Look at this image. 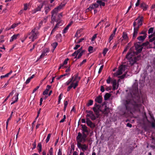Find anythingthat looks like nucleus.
I'll list each match as a JSON object with an SVG mask.
<instances>
[{"mask_svg": "<svg viewBox=\"0 0 155 155\" xmlns=\"http://www.w3.org/2000/svg\"><path fill=\"white\" fill-rule=\"evenodd\" d=\"M133 89L132 92H135V93L131 94V97L127 98L124 103L126 110L130 113L135 111L140 112L141 109L144 108L142 106V100L138 92L137 82L134 84Z\"/></svg>", "mask_w": 155, "mask_h": 155, "instance_id": "f257e3e1", "label": "nucleus"}, {"mask_svg": "<svg viewBox=\"0 0 155 155\" xmlns=\"http://www.w3.org/2000/svg\"><path fill=\"white\" fill-rule=\"evenodd\" d=\"M139 42L137 43V44H135V48L136 51H133L130 48L129 52H128L126 56V58L128 60L129 64L131 66L133 65L137 61L140 59L141 55L140 54L136 56L135 55H137L140 53L142 50L143 48L141 45L138 44Z\"/></svg>", "mask_w": 155, "mask_h": 155, "instance_id": "f03ea898", "label": "nucleus"}, {"mask_svg": "<svg viewBox=\"0 0 155 155\" xmlns=\"http://www.w3.org/2000/svg\"><path fill=\"white\" fill-rule=\"evenodd\" d=\"M28 35L29 36V38L31 39V41L33 42L38 38L39 35V32L35 28L32 29L31 32H29Z\"/></svg>", "mask_w": 155, "mask_h": 155, "instance_id": "7ed1b4c3", "label": "nucleus"}, {"mask_svg": "<svg viewBox=\"0 0 155 155\" xmlns=\"http://www.w3.org/2000/svg\"><path fill=\"white\" fill-rule=\"evenodd\" d=\"M86 112L87 113V114L86 116V117L87 118L88 117H90L92 120H94L97 118V116L96 117L94 115L92 111L87 110H86Z\"/></svg>", "mask_w": 155, "mask_h": 155, "instance_id": "20e7f679", "label": "nucleus"}, {"mask_svg": "<svg viewBox=\"0 0 155 155\" xmlns=\"http://www.w3.org/2000/svg\"><path fill=\"white\" fill-rule=\"evenodd\" d=\"M77 145L78 147L81 149L83 152L87 150L88 148V145L86 144H82L80 143H77Z\"/></svg>", "mask_w": 155, "mask_h": 155, "instance_id": "39448f33", "label": "nucleus"}, {"mask_svg": "<svg viewBox=\"0 0 155 155\" xmlns=\"http://www.w3.org/2000/svg\"><path fill=\"white\" fill-rule=\"evenodd\" d=\"M60 10V9H59L57 7L51 11V19L53 20H55V16L57 15V13Z\"/></svg>", "mask_w": 155, "mask_h": 155, "instance_id": "423d86ee", "label": "nucleus"}, {"mask_svg": "<svg viewBox=\"0 0 155 155\" xmlns=\"http://www.w3.org/2000/svg\"><path fill=\"white\" fill-rule=\"evenodd\" d=\"M45 2L44 1L40 4H38L37 5V7L32 11V13L35 14L38 12L41 11V9L43 7L44 3Z\"/></svg>", "mask_w": 155, "mask_h": 155, "instance_id": "0eeeda50", "label": "nucleus"}, {"mask_svg": "<svg viewBox=\"0 0 155 155\" xmlns=\"http://www.w3.org/2000/svg\"><path fill=\"white\" fill-rule=\"evenodd\" d=\"M81 137L82 134L80 132L78 133V136L76 137L77 143L80 142L81 143L83 142V143H84L86 141V138Z\"/></svg>", "mask_w": 155, "mask_h": 155, "instance_id": "6e6552de", "label": "nucleus"}, {"mask_svg": "<svg viewBox=\"0 0 155 155\" xmlns=\"http://www.w3.org/2000/svg\"><path fill=\"white\" fill-rule=\"evenodd\" d=\"M86 120V123L87 125L91 129H94L95 127V124L93 123L88 118H87Z\"/></svg>", "mask_w": 155, "mask_h": 155, "instance_id": "1a4fd4ad", "label": "nucleus"}, {"mask_svg": "<svg viewBox=\"0 0 155 155\" xmlns=\"http://www.w3.org/2000/svg\"><path fill=\"white\" fill-rule=\"evenodd\" d=\"M93 110L94 111V112L95 113L96 115L97 116V118H98L100 115L99 113L100 112L102 111L101 109H99L97 108H96V107L95 108V107H93Z\"/></svg>", "mask_w": 155, "mask_h": 155, "instance_id": "9d476101", "label": "nucleus"}, {"mask_svg": "<svg viewBox=\"0 0 155 155\" xmlns=\"http://www.w3.org/2000/svg\"><path fill=\"white\" fill-rule=\"evenodd\" d=\"M82 130L83 131L82 133H86L87 134H88L89 132L88 130L87 127L85 125L81 124Z\"/></svg>", "mask_w": 155, "mask_h": 155, "instance_id": "9b49d317", "label": "nucleus"}, {"mask_svg": "<svg viewBox=\"0 0 155 155\" xmlns=\"http://www.w3.org/2000/svg\"><path fill=\"white\" fill-rule=\"evenodd\" d=\"M51 23H53L54 21H56L57 22V23H59V26H61L62 25V21L61 20L59 19L58 18V15H57L56 16H55V20H52L51 19Z\"/></svg>", "mask_w": 155, "mask_h": 155, "instance_id": "f8f14e48", "label": "nucleus"}, {"mask_svg": "<svg viewBox=\"0 0 155 155\" xmlns=\"http://www.w3.org/2000/svg\"><path fill=\"white\" fill-rule=\"evenodd\" d=\"M52 5H47L44 8L45 12L46 14H47L51 9Z\"/></svg>", "mask_w": 155, "mask_h": 155, "instance_id": "ddd939ff", "label": "nucleus"}, {"mask_svg": "<svg viewBox=\"0 0 155 155\" xmlns=\"http://www.w3.org/2000/svg\"><path fill=\"white\" fill-rule=\"evenodd\" d=\"M99 6V5L97 3H93L92 5H90L89 7L88 8L89 10L91 11L92 9L98 8Z\"/></svg>", "mask_w": 155, "mask_h": 155, "instance_id": "4468645a", "label": "nucleus"}, {"mask_svg": "<svg viewBox=\"0 0 155 155\" xmlns=\"http://www.w3.org/2000/svg\"><path fill=\"white\" fill-rule=\"evenodd\" d=\"M140 7L143 9V11H146L148 7V6L145 4L144 2L141 3L140 5Z\"/></svg>", "mask_w": 155, "mask_h": 155, "instance_id": "2eb2a0df", "label": "nucleus"}, {"mask_svg": "<svg viewBox=\"0 0 155 155\" xmlns=\"http://www.w3.org/2000/svg\"><path fill=\"white\" fill-rule=\"evenodd\" d=\"M20 35L19 34L14 35L12 37H11L10 41L12 42L14 40L17 39L18 37H19Z\"/></svg>", "mask_w": 155, "mask_h": 155, "instance_id": "dca6fc26", "label": "nucleus"}, {"mask_svg": "<svg viewBox=\"0 0 155 155\" xmlns=\"http://www.w3.org/2000/svg\"><path fill=\"white\" fill-rule=\"evenodd\" d=\"M102 96L99 95L95 99V101L99 104H101L102 101Z\"/></svg>", "mask_w": 155, "mask_h": 155, "instance_id": "f3484780", "label": "nucleus"}, {"mask_svg": "<svg viewBox=\"0 0 155 155\" xmlns=\"http://www.w3.org/2000/svg\"><path fill=\"white\" fill-rule=\"evenodd\" d=\"M133 25L134 27V30H135L137 31H138L139 28L141 26L139 25H137L136 22L135 21H134V22Z\"/></svg>", "mask_w": 155, "mask_h": 155, "instance_id": "a211bd4d", "label": "nucleus"}, {"mask_svg": "<svg viewBox=\"0 0 155 155\" xmlns=\"http://www.w3.org/2000/svg\"><path fill=\"white\" fill-rule=\"evenodd\" d=\"M74 77V79H73V82H74V81H78L81 79V78L78 77V74H75Z\"/></svg>", "mask_w": 155, "mask_h": 155, "instance_id": "6ab92c4d", "label": "nucleus"}, {"mask_svg": "<svg viewBox=\"0 0 155 155\" xmlns=\"http://www.w3.org/2000/svg\"><path fill=\"white\" fill-rule=\"evenodd\" d=\"M146 35L143 36H140L137 38V39L139 41L143 42L146 38Z\"/></svg>", "mask_w": 155, "mask_h": 155, "instance_id": "aec40b11", "label": "nucleus"}, {"mask_svg": "<svg viewBox=\"0 0 155 155\" xmlns=\"http://www.w3.org/2000/svg\"><path fill=\"white\" fill-rule=\"evenodd\" d=\"M82 49V47H81L80 48L78 49V50L74 51L72 54V56H77L79 52H80L81 50Z\"/></svg>", "mask_w": 155, "mask_h": 155, "instance_id": "412c9836", "label": "nucleus"}, {"mask_svg": "<svg viewBox=\"0 0 155 155\" xmlns=\"http://www.w3.org/2000/svg\"><path fill=\"white\" fill-rule=\"evenodd\" d=\"M143 20V17L142 16L138 20L137 24V25H142V21Z\"/></svg>", "mask_w": 155, "mask_h": 155, "instance_id": "4be33fe9", "label": "nucleus"}, {"mask_svg": "<svg viewBox=\"0 0 155 155\" xmlns=\"http://www.w3.org/2000/svg\"><path fill=\"white\" fill-rule=\"evenodd\" d=\"M127 67V66L126 65H121L119 68L123 72V71H124L125 70V68Z\"/></svg>", "mask_w": 155, "mask_h": 155, "instance_id": "5701e85b", "label": "nucleus"}, {"mask_svg": "<svg viewBox=\"0 0 155 155\" xmlns=\"http://www.w3.org/2000/svg\"><path fill=\"white\" fill-rule=\"evenodd\" d=\"M110 112V109L107 107L106 105H105L104 109V111L103 112V113L104 114H107Z\"/></svg>", "mask_w": 155, "mask_h": 155, "instance_id": "b1692460", "label": "nucleus"}, {"mask_svg": "<svg viewBox=\"0 0 155 155\" xmlns=\"http://www.w3.org/2000/svg\"><path fill=\"white\" fill-rule=\"evenodd\" d=\"M96 2L99 5H99L100 7L104 6L105 5V3L101 0H97Z\"/></svg>", "mask_w": 155, "mask_h": 155, "instance_id": "393cba45", "label": "nucleus"}, {"mask_svg": "<svg viewBox=\"0 0 155 155\" xmlns=\"http://www.w3.org/2000/svg\"><path fill=\"white\" fill-rule=\"evenodd\" d=\"M85 51V50L82 49L80 52L79 53V54L77 57V59H79L80 58Z\"/></svg>", "mask_w": 155, "mask_h": 155, "instance_id": "a878e982", "label": "nucleus"}, {"mask_svg": "<svg viewBox=\"0 0 155 155\" xmlns=\"http://www.w3.org/2000/svg\"><path fill=\"white\" fill-rule=\"evenodd\" d=\"M59 23H57V24L55 26L53 29L52 30L51 33V35H52L54 32L56 31V28L59 26Z\"/></svg>", "mask_w": 155, "mask_h": 155, "instance_id": "bb28decb", "label": "nucleus"}, {"mask_svg": "<svg viewBox=\"0 0 155 155\" xmlns=\"http://www.w3.org/2000/svg\"><path fill=\"white\" fill-rule=\"evenodd\" d=\"M74 79V77H71L70 78L68 81L66 83H65V84L66 85H69L73 81V79Z\"/></svg>", "mask_w": 155, "mask_h": 155, "instance_id": "cd10ccee", "label": "nucleus"}, {"mask_svg": "<svg viewBox=\"0 0 155 155\" xmlns=\"http://www.w3.org/2000/svg\"><path fill=\"white\" fill-rule=\"evenodd\" d=\"M111 94L109 93H107L104 96V100L107 101L110 97Z\"/></svg>", "mask_w": 155, "mask_h": 155, "instance_id": "c85d7f7f", "label": "nucleus"}, {"mask_svg": "<svg viewBox=\"0 0 155 155\" xmlns=\"http://www.w3.org/2000/svg\"><path fill=\"white\" fill-rule=\"evenodd\" d=\"M20 22H19L18 23H15L13 24L11 26V27L10 28L8 29V30H9L11 28H14L17 26H18L20 24Z\"/></svg>", "mask_w": 155, "mask_h": 155, "instance_id": "c756f323", "label": "nucleus"}, {"mask_svg": "<svg viewBox=\"0 0 155 155\" xmlns=\"http://www.w3.org/2000/svg\"><path fill=\"white\" fill-rule=\"evenodd\" d=\"M122 72L121 71V70L118 69V70L117 71V72L114 73V76L117 77L118 75H121L122 74Z\"/></svg>", "mask_w": 155, "mask_h": 155, "instance_id": "7c9ffc66", "label": "nucleus"}, {"mask_svg": "<svg viewBox=\"0 0 155 155\" xmlns=\"http://www.w3.org/2000/svg\"><path fill=\"white\" fill-rule=\"evenodd\" d=\"M66 3V2L64 1L62 2L57 7L59 9H61L65 5Z\"/></svg>", "mask_w": 155, "mask_h": 155, "instance_id": "2f4dec72", "label": "nucleus"}, {"mask_svg": "<svg viewBox=\"0 0 155 155\" xmlns=\"http://www.w3.org/2000/svg\"><path fill=\"white\" fill-rule=\"evenodd\" d=\"M138 33V31L134 30V32L133 34V35H132V39H134L136 38L137 35Z\"/></svg>", "mask_w": 155, "mask_h": 155, "instance_id": "473e14b6", "label": "nucleus"}, {"mask_svg": "<svg viewBox=\"0 0 155 155\" xmlns=\"http://www.w3.org/2000/svg\"><path fill=\"white\" fill-rule=\"evenodd\" d=\"M12 71H11L9 72L6 74L5 75H1L0 76V78L1 79H2L3 78H4L8 77L9 75H10L12 73Z\"/></svg>", "mask_w": 155, "mask_h": 155, "instance_id": "72a5a7b5", "label": "nucleus"}, {"mask_svg": "<svg viewBox=\"0 0 155 155\" xmlns=\"http://www.w3.org/2000/svg\"><path fill=\"white\" fill-rule=\"evenodd\" d=\"M122 37L125 40H127L128 37L127 34L125 32H124L123 33Z\"/></svg>", "mask_w": 155, "mask_h": 155, "instance_id": "f704fd0d", "label": "nucleus"}, {"mask_svg": "<svg viewBox=\"0 0 155 155\" xmlns=\"http://www.w3.org/2000/svg\"><path fill=\"white\" fill-rule=\"evenodd\" d=\"M19 94L18 93H16L15 95L13 97L12 99H15V101L17 102L18 101V96Z\"/></svg>", "mask_w": 155, "mask_h": 155, "instance_id": "c9c22d12", "label": "nucleus"}, {"mask_svg": "<svg viewBox=\"0 0 155 155\" xmlns=\"http://www.w3.org/2000/svg\"><path fill=\"white\" fill-rule=\"evenodd\" d=\"M58 45V44L56 42H55L51 44V46H52L53 49H54V50L55 48H56L57 45Z\"/></svg>", "mask_w": 155, "mask_h": 155, "instance_id": "e433bc0d", "label": "nucleus"}, {"mask_svg": "<svg viewBox=\"0 0 155 155\" xmlns=\"http://www.w3.org/2000/svg\"><path fill=\"white\" fill-rule=\"evenodd\" d=\"M93 101L92 100H90L89 101L88 103L87 104V106H89L92 105L93 104Z\"/></svg>", "mask_w": 155, "mask_h": 155, "instance_id": "4c0bfd02", "label": "nucleus"}, {"mask_svg": "<svg viewBox=\"0 0 155 155\" xmlns=\"http://www.w3.org/2000/svg\"><path fill=\"white\" fill-rule=\"evenodd\" d=\"M63 95V94L62 93H61L60 95H59L58 97V104H60L61 102V100L62 98V97Z\"/></svg>", "mask_w": 155, "mask_h": 155, "instance_id": "58836bf2", "label": "nucleus"}, {"mask_svg": "<svg viewBox=\"0 0 155 155\" xmlns=\"http://www.w3.org/2000/svg\"><path fill=\"white\" fill-rule=\"evenodd\" d=\"M147 31L146 30H143L141 32H140L139 34L140 35H146L147 36V34H146Z\"/></svg>", "mask_w": 155, "mask_h": 155, "instance_id": "ea45409f", "label": "nucleus"}, {"mask_svg": "<svg viewBox=\"0 0 155 155\" xmlns=\"http://www.w3.org/2000/svg\"><path fill=\"white\" fill-rule=\"evenodd\" d=\"M78 81H75V83H74L73 87L74 89H75L78 86Z\"/></svg>", "mask_w": 155, "mask_h": 155, "instance_id": "a19ab883", "label": "nucleus"}, {"mask_svg": "<svg viewBox=\"0 0 155 155\" xmlns=\"http://www.w3.org/2000/svg\"><path fill=\"white\" fill-rule=\"evenodd\" d=\"M115 35V34L113 33H112L109 39V43H110L111 40L113 38L114 36Z\"/></svg>", "mask_w": 155, "mask_h": 155, "instance_id": "79ce46f5", "label": "nucleus"}, {"mask_svg": "<svg viewBox=\"0 0 155 155\" xmlns=\"http://www.w3.org/2000/svg\"><path fill=\"white\" fill-rule=\"evenodd\" d=\"M51 136V134H48L46 140V143H47L50 140V138Z\"/></svg>", "mask_w": 155, "mask_h": 155, "instance_id": "37998d69", "label": "nucleus"}, {"mask_svg": "<svg viewBox=\"0 0 155 155\" xmlns=\"http://www.w3.org/2000/svg\"><path fill=\"white\" fill-rule=\"evenodd\" d=\"M47 55V54L46 53L43 51L42 53V54L40 56V58H42L44 57L45 56H46Z\"/></svg>", "mask_w": 155, "mask_h": 155, "instance_id": "c03bdc74", "label": "nucleus"}, {"mask_svg": "<svg viewBox=\"0 0 155 155\" xmlns=\"http://www.w3.org/2000/svg\"><path fill=\"white\" fill-rule=\"evenodd\" d=\"M93 107H95V108L96 107V108H99V109H101V105H100L99 104H98L96 103H95V104L94 105Z\"/></svg>", "mask_w": 155, "mask_h": 155, "instance_id": "a18cd8bd", "label": "nucleus"}, {"mask_svg": "<svg viewBox=\"0 0 155 155\" xmlns=\"http://www.w3.org/2000/svg\"><path fill=\"white\" fill-rule=\"evenodd\" d=\"M149 43L148 41H147L145 42H144L142 43V44L141 45L142 46H147Z\"/></svg>", "mask_w": 155, "mask_h": 155, "instance_id": "49530a36", "label": "nucleus"}, {"mask_svg": "<svg viewBox=\"0 0 155 155\" xmlns=\"http://www.w3.org/2000/svg\"><path fill=\"white\" fill-rule=\"evenodd\" d=\"M154 28L151 27L148 30V33L149 34L152 33L153 32V31Z\"/></svg>", "mask_w": 155, "mask_h": 155, "instance_id": "de8ad7c7", "label": "nucleus"}, {"mask_svg": "<svg viewBox=\"0 0 155 155\" xmlns=\"http://www.w3.org/2000/svg\"><path fill=\"white\" fill-rule=\"evenodd\" d=\"M108 49L107 48H105L103 51V55L105 56L107 52L108 51Z\"/></svg>", "mask_w": 155, "mask_h": 155, "instance_id": "09e8293b", "label": "nucleus"}, {"mask_svg": "<svg viewBox=\"0 0 155 155\" xmlns=\"http://www.w3.org/2000/svg\"><path fill=\"white\" fill-rule=\"evenodd\" d=\"M69 28L68 27V26H66V27L64 29L63 31V33H65L67 32L68 30V29Z\"/></svg>", "mask_w": 155, "mask_h": 155, "instance_id": "8fccbe9b", "label": "nucleus"}, {"mask_svg": "<svg viewBox=\"0 0 155 155\" xmlns=\"http://www.w3.org/2000/svg\"><path fill=\"white\" fill-rule=\"evenodd\" d=\"M50 155H53V148L52 147L51 148L49 151Z\"/></svg>", "mask_w": 155, "mask_h": 155, "instance_id": "3c124183", "label": "nucleus"}, {"mask_svg": "<svg viewBox=\"0 0 155 155\" xmlns=\"http://www.w3.org/2000/svg\"><path fill=\"white\" fill-rule=\"evenodd\" d=\"M86 59H84L83 61L81 63L78 65V66H81L84 63H85L86 62Z\"/></svg>", "mask_w": 155, "mask_h": 155, "instance_id": "603ef678", "label": "nucleus"}, {"mask_svg": "<svg viewBox=\"0 0 155 155\" xmlns=\"http://www.w3.org/2000/svg\"><path fill=\"white\" fill-rule=\"evenodd\" d=\"M38 149H42V145L41 143H39L37 146Z\"/></svg>", "mask_w": 155, "mask_h": 155, "instance_id": "864d4df0", "label": "nucleus"}, {"mask_svg": "<svg viewBox=\"0 0 155 155\" xmlns=\"http://www.w3.org/2000/svg\"><path fill=\"white\" fill-rule=\"evenodd\" d=\"M103 67H104L103 65H102L101 66V67H100V68L99 70L98 71V74H100L101 72L103 69Z\"/></svg>", "mask_w": 155, "mask_h": 155, "instance_id": "5fc2aeb1", "label": "nucleus"}, {"mask_svg": "<svg viewBox=\"0 0 155 155\" xmlns=\"http://www.w3.org/2000/svg\"><path fill=\"white\" fill-rule=\"evenodd\" d=\"M37 43H35L33 44L32 48H31L30 50V51L31 52L32 51V50L34 49L35 46L36 45H37Z\"/></svg>", "mask_w": 155, "mask_h": 155, "instance_id": "6e6d98bb", "label": "nucleus"}, {"mask_svg": "<svg viewBox=\"0 0 155 155\" xmlns=\"http://www.w3.org/2000/svg\"><path fill=\"white\" fill-rule=\"evenodd\" d=\"M62 16V13H61L58 14V18L59 19L61 20V19Z\"/></svg>", "mask_w": 155, "mask_h": 155, "instance_id": "4d7b16f0", "label": "nucleus"}, {"mask_svg": "<svg viewBox=\"0 0 155 155\" xmlns=\"http://www.w3.org/2000/svg\"><path fill=\"white\" fill-rule=\"evenodd\" d=\"M119 44V42H115L114 43V46H113V49H115L116 48V47H117V46L118 44Z\"/></svg>", "mask_w": 155, "mask_h": 155, "instance_id": "13d9d810", "label": "nucleus"}, {"mask_svg": "<svg viewBox=\"0 0 155 155\" xmlns=\"http://www.w3.org/2000/svg\"><path fill=\"white\" fill-rule=\"evenodd\" d=\"M97 34H94L92 37V38H91V41H94V40L97 37Z\"/></svg>", "mask_w": 155, "mask_h": 155, "instance_id": "bf43d9fd", "label": "nucleus"}, {"mask_svg": "<svg viewBox=\"0 0 155 155\" xmlns=\"http://www.w3.org/2000/svg\"><path fill=\"white\" fill-rule=\"evenodd\" d=\"M83 135H82V137H81L86 138L87 136V135L88 134H86L85 133H82Z\"/></svg>", "mask_w": 155, "mask_h": 155, "instance_id": "052dcab7", "label": "nucleus"}, {"mask_svg": "<svg viewBox=\"0 0 155 155\" xmlns=\"http://www.w3.org/2000/svg\"><path fill=\"white\" fill-rule=\"evenodd\" d=\"M94 48L91 46H90L88 49V51L90 52H91V51H92L93 49Z\"/></svg>", "mask_w": 155, "mask_h": 155, "instance_id": "680f3d73", "label": "nucleus"}, {"mask_svg": "<svg viewBox=\"0 0 155 155\" xmlns=\"http://www.w3.org/2000/svg\"><path fill=\"white\" fill-rule=\"evenodd\" d=\"M50 50L48 48H46L43 51V52L45 53H48L49 52Z\"/></svg>", "mask_w": 155, "mask_h": 155, "instance_id": "e2e57ef3", "label": "nucleus"}, {"mask_svg": "<svg viewBox=\"0 0 155 155\" xmlns=\"http://www.w3.org/2000/svg\"><path fill=\"white\" fill-rule=\"evenodd\" d=\"M32 145L33 146V147L32 148V150H33L34 149H35L36 147V143L35 141L32 144Z\"/></svg>", "mask_w": 155, "mask_h": 155, "instance_id": "0e129e2a", "label": "nucleus"}, {"mask_svg": "<svg viewBox=\"0 0 155 155\" xmlns=\"http://www.w3.org/2000/svg\"><path fill=\"white\" fill-rule=\"evenodd\" d=\"M84 40V38H81L78 41L76 42V43L79 44L80 43L82 42V41H83Z\"/></svg>", "mask_w": 155, "mask_h": 155, "instance_id": "69168bd1", "label": "nucleus"}, {"mask_svg": "<svg viewBox=\"0 0 155 155\" xmlns=\"http://www.w3.org/2000/svg\"><path fill=\"white\" fill-rule=\"evenodd\" d=\"M111 80V78L109 76L108 77V78L107 80V84H110V83Z\"/></svg>", "mask_w": 155, "mask_h": 155, "instance_id": "338daca9", "label": "nucleus"}, {"mask_svg": "<svg viewBox=\"0 0 155 155\" xmlns=\"http://www.w3.org/2000/svg\"><path fill=\"white\" fill-rule=\"evenodd\" d=\"M80 47V45H76L75 46L74 48V50H77Z\"/></svg>", "mask_w": 155, "mask_h": 155, "instance_id": "774afa93", "label": "nucleus"}]
</instances>
